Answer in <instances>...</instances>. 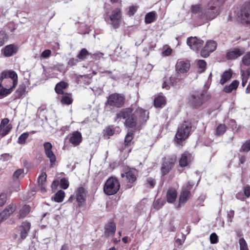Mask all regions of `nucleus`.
<instances>
[{
    "label": "nucleus",
    "mask_w": 250,
    "mask_h": 250,
    "mask_svg": "<svg viewBox=\"0 0 250 250\" xmlns=\"http://www.w3.org/2000/svg\"><path fill=\"white\" fill-rule=\"evenodd\" d=\"M149 113L146 110L138 107L134 111L131 107L123 108L118 112L114 118V121L123 118L125 119V125L127 128L135 127L138 123L142 125L149 118Z\"/></svg>",
    "instance_id": "f257e3e1"
},
{
    "label": "nucleus",
    "mask_w": 250,
    "mask_h": 250,
    "mask_svg": "<svg viewBox=\"0 0 250 250\" xmlns=\"http://www.w3.org/2000/svg\"><path fill=\"white\" fill-rule=\"evenodd\" d=\"M18 84V75L13 70L3 71L0 77V97L10 94Z\"/></svg>",
    "instance_id": "f03ea898"
},
{
    "label": "nucleus",
    "mask_w": 250,
    "mask_h": 250,
    "mask_svg": "<svg viewBox=\"0 0 250 250\" xmlns=\"http://www.w3.org/2000/svg\"><path fill=\"white\" fill-rule=\"evenodd\" d=\"M224 0H211L208 7L201 11L199 18L202 19L210 21L215 18L220 13V7L224 3Z\"/></svg>",
    "instance_id": "7ed1b4c3"
},
{
    "label": "nucleus",
    "mask_w": 250,
    "mask_h": 250,
    "mask_svg": "<svg viewBox=\"0 0 250 250\" xmlns=\"http://www.w3.org/2000/svg\"><path fill=\"white\" fill-rule=\"evenodd\" d=\"M191 123L187 122H184L178 126L173 140L176 146H183L184 145V142L191 134Z\"/></svg>",
    "instance_id": "20e7f679"
},
{
    "label": "nucleus",
    "mask_w": 250,
    "mask_h": 250,
    "mask_svg": "<svg viewBox=\"0 0 250 250\" xmlns=\"http://www.w3.org/2000/svg\"><path fill=\"white\" fill-rule=\"evenodd\" d=\"M125 97L124 94L119 93L110 94L107 97L105 105L110 108H121L125 104Z\"/></svg>",
    "instance_id": "39448f33"
},
{
    "label": "nucleus",
    "mask_w": 250,
    "mask_h": 250,
    "mask_svg": "<svg viewBox=\"0 0 250 250\" xmlns=\"http://www.w3.org/2000/svg\"><path fill=\"white\" fill-rule=\"evenodd\" d=\"M120 184L119 180L113 177L108 178L104 184V191L107 195L116 194L119 190Z\"/></svg>",
    "instance_id": "423d86ee"
},
{
    "label": "nucleus",
    "mask_w": 250,
    "mask_h": 250,
    "mask_svg": "<svg viewBox=\"0 0 250 250\" xmlns=\"http://www.w3.org/2000/svg\"><path fill=\"white\" fill-rule=\"evenodd\" d=\"M206 102L205 93L203 91H195L190 95L188 103L192 108L197 109Z\"/></svg>",
    "instance_id": "0eeeda50"
},
{
    "label": "nucleus",
    "mask_w": 250,
    "mask_h": 250,
    "mask_svg": "<svg viewBox=\"0 0 250 250\" xmlns=\"http://www.w3.org/2000/svg\"><path fill=\"white\" fill-rule=\"evenodd\" d=\"M193 186V184L188 182L185 187L182 188L179 196L178 207H180L182 205L185 204L190 199L191 196L190 190Z\"/></svg>",
    "instance_id": "6e6552de"
},
{
    "label": "nucleus",
    "mask_w": 250,
    "mask_h": 250,
    "mask_svg": "<svg viewBox=\"0 0 250 250\" xmlns=\"http://www.w3.org/2000/svg\"><path fill=\"white\" fill-rule=\"evenodd\" d=\"M122 178H125L127 183L125 185L126 188H130L133 187L137 181V177L134 172L130 168L126 169L124 173L121 175Z\"/></svg>",
    "instance_id": "1a4fd4ad"
},
{
    "label": "nucleus",
    "mask_w": 250,
    "mask_h": 250,
    "mask_svg": "<svg viewBox=\"0 0 250 250\" xmlns=\"http://www.w3.org/2000/svg\"><path fill=\"white\" fill-rule=\"evenodd\" d=\"M111 24L114 29L118 28L121 25L122 20L121 8H117L113 10L109 17Z\"/></svg>",
    "instance_id": "9d476101"
},
{
    "label": "nucleus",
    "mask_w": 250,
    "mask_h": 250,
    "mask_svg": "<svg viewBox=\"0 0 250 250\" xmlns=\"http://www.w3.org/2000/svg\"><path fill=\"white\" fill-rule=\"evenodd\" d=\"M43 147L45 154L50 161V167H54L56 162V157L52 151L53 146L52 144L50 142H45L43 144Z\"/></svg>",
    "instance_id": "9b49d317"
},
{
    "label": "nucleus",
    "mask_w": 250,
    "mask_h": 250,
    "mask_svg": "<svg viewBox=\"0 0 250 250\" xmlns=\"http://www.w3.org/2000/svg\"><path fill=\"white\" fill-rule=\"evenodd\" d=\"M239 17L243 22L250 24V0L241 7Z\"/></svg>",
    "instance_id": "f8f14e48"
},
{
    "label": "nucleus",
    "mask_w": 250,
    "mask_h": 250,
    "mask_svg": "<svg viewBox=\"0 0 250 250\" xmlns=\"http://www.w3.org/2000/svg\"><path fill=\"white\" fill-rule=\"evenodd\" d=\"M181 81V75L176 73L170 76L168 79L164 80L162 83V88L167 90L169 89L171 86H173L180 83Z\"/></svg>",
    "instance_id": "ddd939ff"
},
{
    "label": "nucleus",
    "mask_w": 250,
    "mask_h": 250,
    "mask_svg": "<svg viewBox=\"0 0 250 250\" xmlns=\"http://www.w3.org/2000/svg\"><path fill=\"white\" fill-rule=\"evenodd\" d=\"M87 193V190L83 187H80L76 190V199L79 207H83L85 205Z\"/></svg>",
    "instance_id": "4468645a"
},
{
    "label": "nucleus",
    "mask_w": 250,
    "mask_h": 250,
    "mask_svg": "<svg viewBox=\"0 0 250 250\" xmlns=\"http://www.w3.org/2000/svg\"><path fill=\"white\" fill-rule=\"evenodd\" d=\"M187 44L194 51H199L203 46L204 41L197 37H190L187 39Z\"/></svg>",
    "instance_id": "2eb2a0df"
},
{
    "label": "nucleus",
    "mask_w": 250,
    "mask_h": 250,
    "mask_svg": "<svg viewBox=\"0 0 250 250\" xmlns=\"http://www.w3.org/2000/svg\"><path fill=\"white\" fill-rule=\"evenodd\" d=\"M217 43L214 41L207 42L204 48L201 50V55L204 58L209 56V54L213 52L216 48Z\"/></svg>",
    "instance_id": "dca6fc26"
},
{
    "label": "nucleus",
    "mask_w": 250,
    "mask_h": 250,
    "mask_svg": "<svg viewBox=\"0 0 250 250\" xmlns=\"http://www.w3.org/2000/svg\"><path fill=\"white\" fill-rule=\"evenodd\" d=\"M190 64L188 61H178L175 65V70L176 73L184 74L187 73L190 68Z\"/></svg>",
    "instance_id": "f3484780"
},
{
    "label": "nucleus",
    "mask_w": 250,
    "mask_h": 250,
    "mask_svg": "<svg viewBox=\"0 0 250 250\" xmlns=\"http://www.w3.org/2000/svg\"><path fill=\"white\" fill-rule=\"evenodd\" d=\"M193 159L192 154L186 151L181 154L179 160V165L181 167H185L192 162Z\"/></svg>",
    "instance_id": "a211bd4d"
},
{
    "label": "nucleus",
    "mask_w": 250,
    "mask_h": 250,
    "mask_svg": "<svg viewBox=\"0 0 250 250\" xmlns=\"http://www.w3.org/2000/svg\"><path fill=\"white\" fill-rule=\"evenodd\" d=\"M104 235L105 237L114 236L116 226L113 220H110L104 227Z\"/></svg>",
    "instance_id": "6ab92c4d"
},
{
    "label": "nucleus",
    "mask_w": 250,
    "mask_h": 250,
    "mask_svg": "<svg viewBox=\"0 0 250 250\" xmlns=\"http://www.w3.org/2000/svg\"><path fill=\"white\" fill-rule=\"evenodd\" d=\"M19 47L17 45L10 44L6 45L2 50L3 55L6 57H9L16 54L18 51Z\"/></svg>",
    "instance_id": "aec40b11"
},
{
    "label": "nucleus",
    "mask_w": 250,
    "mask_h": 250,
    "mask_svg": "<svg viewBox=\"0 0 250 250\" xmlns=\"http://www.w3.org/2000/svg\"><path fill=\"white\" fill-rule=\"evenodd\" d=\"M9 120L8 118L3 119L0 124V128L2 129L1 133V137H4L7 135L12 128V125L8 124Z\"/></svg>",
    "instance_id": "412c9836"
},
{
    "label": "nucleus",
    "mask_w": 250,
    "mask_h": 250,
    "mask_svg": "<svg viewBox=\"0 0 250 250\" xmlns=\"http://www.w3.org/2000/svg\"><path fill=\"white\" fill-rule=\"evenodd\" d=\"M31 228V224L27 222H23L20 227V236L22 240L25 239L28 235Z\"/></svg>",
    "instance_id": "4be33fe9"
},
{
    "label": "nucleus",
    "mask_w": 250,
    "mask_h": 250,
    "mask_svg": "<svg viewBox=\"0 0 250 250\" xmlns=\"http://www.w3.org/2000/svg\"><path fill=\"white\" fill-rule=\"evenodd\" d=\"M245 53L244 49L235 48L234 50L228 51L226 54V58L228 60H235L243 55Z\"/></svg>",
    "instance_id": "5701e85b"
},
{
    "label": "nucleus",
    "mask_w": 250,
    "mask_h": 250,
    "mask_svg": "<svg viewBox=\"0 0 250 250\" xmlns=\"http://www.w3.org/2000/svg\"><path fill=\"white\" fill-rule=\"evenodd\" d=\"M69 141L71 144L75 146L79 145L82 141L81 133L78 131L73 132L72 133Z\"/></svg>",
    "instance_id": "b1692460"
},
{
    "label": "nucleus",
    "mask_w": 250,
    "mask_h": 250,
    "mask_svg": "<svg viewBox=\"0 0 250 250\" xmlns=\"http://www.w3.org/2000/svg\"><path fill=\"white\" fill-rule=\"evenodd\" d=\"M177 196V192L176 189L173 188H169L167 192L166 200L169 203H173Z\"/></svg>",
    "instance_id": "393cba45"
},
{
    "label": "nucleus",
    "mask_w": 250,
    "mask_h": 250,
    "mask_svg": "<svg viewBox=\"0 0 250 250\" xmlns=\"http://www.w3.org/2000/svg\"><path fill=\"white\" fill-rule=\"evenodd\" d=\"M46 178L47 175L45 172H42L38 178V185L42 192L46 191Z\"/></svg>",
    "instance_id": "a878e982"
},
{
    "label": "nucleus",
    "mask_w": 250,
    "mask_h": 250,
    "mask_svg": "<svg viewBox=\"0 0 250 250\" xmlns=\"http://www.w3.org/2000/svg\"><path fill=\"white\" fill-rule=\"evenodd\" d=\"M177 160V157L175 155H168L165 157L163 159L162 164L168 166V167L173 168Z\"/></svg>",
    "instance_id": "bb28decb"
},
{
    "label": "nucleus",
    "mask_w": 250,
    "mask_h": 250,
    "mask_svg": "<svg viewBox=\"0 0 250 250\" xmlns=\"http://www.w3.org/2000/svg\"><path fill=\"white\" fill-rule=\"evenodd\" d=\"M68 83L64 81H61L56 84L55 91L59 95L64 94L63 89L68 87Z\"/></svg>",
    "instance_id": "cd10ccee"
},
{
    "label": "nucleus",
    "mask_w": 250,
    "mask_h": 250,
    "mask_svg": "<svg viewBox=\"0 0 250 250\" xmlns=\"http://www.w3.org/2000/svg\"><path fill=\"white\" fill-rule=\"evenodd\" d=\"M232 76V71L231 69H229V70L225 71L221 75L220 83L222 85L224 84L231 78Z\"/></svg>",
    "instance_id": "c85d7f7f"
},
{
    "label": "nucleus",
    "mask_w": 250,
    "mask_h": 250,
    "mask_svg": "<svg viewBox=\"0 0 250 250\" xmlns=\"http://www.w3.org/2000/svg\"><path fill=\"white\" fill-rule=\"evenodd\" d=\"M166 104V98L162 95H159L154 99V105L157 108H162Z\"/></svg>",
    "instance_id": "c756f323"
},
{
    "label": "nucleus",
    "mask_w": 250,
    "mask_h": 250,
    "mask_svg": "<svg viewBox=\"0 0 250 250\" xmlns=\"http://www.w3.org/2000/svg\"><path fill=\"white\" fill-rule=\"evenodd\" d=\"M31 208L29 205H25L19 210L18 218L19 219L25 218L30 212Z\"/></svg>",
    "instance_id": "7c9ffc66"
},
{
    "label": "nucleus",
    "mask_w": 250,
    "mask_h": 250,
    "mask_svg": "<svg viewBox=\"0 0 250 250\" xmlns=\"http://www.w3.org/2000/svg\"><path fill=\"white\" fill-rule=\"evenodd\" d=\"M26 87L24 84H20L15 91V96L16 99H20L23 97L26 94Z\"/></svg>",
    "instance_id": "2f4dec72"
},
{
    "label": "nucleus",
    "mask_w": 250,
    "mask_h": 250,
    "mask_svg": "<svg viewBox=\"0 0 250 250\" xmlns=\"http://www.w3.org/2000/svg\"><path fill=\"white\" fill-rule=\"evenodd\" d=\"M239 84V81L237 80H234L229 85H226L224 87L223 91L226 93H230L233 90H236Z\"/></svg>",
    "instance_id": "473e14b6"
},
{
    "label": "nucleus",
    "mask_w": 250,
    "mask_h": 250,
    "mask_svg": "<svg viewBox=\"0 0 250 250\" xmlns=\"http://www.w3.org/2000/svg\"><path fill=\"white\" fill-rule=\"evenodd\" d=\"M61 99V103L62 104L70 105L73 102V99L71 97V94L68 93H64L62 94Z\"/></svg>",
    "instance_id": "72a5a7b5"
},
{
    "label": "nucleus",
    "mask_w": 250,
    "mask_h": 250,
    "mask_svg": "<svg viewBox=\"0 0 250 250\" xmlns=\"http://www.w3.org/2000/svg\"><path fill=\"white\" fill-rule=\"evenodd\" d=\"M134 131L130 130L128 131L125 136L124 140V144L125 146H131V142L134 138Z\"/></svg>",
    "instance_id": "f704fd0d"
},
{
    "label": "nucleus",
    "mask_w": 250,
    "mask_h": 250,
    "mask_svg": "<svg viewBox=\"0 0 250 250\" xmlns=\"http://www.w3.org/2000/svg\"><path fill=\"white\" fill-rule=\"evenodd\" d=\"M65 192L62 190H59L55 194L52 199L57 203H61L63 201Z\"/></svg>",
    "instance_id": "c9c22d12"
},
{
    "label": "nucleus",
    "mask_w": 250,
    "mask_h": 250,
    "mask_svg": "<svg viewBox=\"0 0 250 250\" xmlns=\"http://www.w3.org/2000/svg\"><path fill=\"white\" fill-rule=\"evenodd\" d=\"M156 20V13L155 11L147 13L145 18L146 23L149 24L154 22Z\"/></svg>",
    "instance_id": "e433bc0d"
},
{
    "label": "nucleus",
    "mask_w": 250,
    "mask_h": 250,
    "mask_svg": "<svg viewBox=\"0 0 250 250\" xmlns=\"http://www.w3.org/2000/svg\"><path fill=\"white\" fill-rule=\"evenodd\" d=\"M104 136L108 137V138L110 136H112L115 133V128L113 125H110L107 126L104 130Z\"/></svg>",
    "instance_id": "4c0bfd02"
},
{
    "label": "nucleus",
    "mask_w": 250,
    "mask_h": 250,
    "mask_svg": "<svg viewBox=\"0 0 250 250\" xmlns=\"http://www.w3.org/2000/svg\"><path fill=\"white\" fill-rule=\"evenodd\" d=\"M227 126L225 124H219L216 127L215 131V135L217 136H221L225 133L227 130Z\"/></svg>",
    "instance_id": "58836bf2"
},
{
    "label": "nucleus",
    "mask_w": 250,
    "mask_h": 250,
    "mask_svg": "<svg viewBox=\"0 0 250 250\" xmlns=\"http://www.w3.org/2000/svg\"><path fill=\"white\" fill-rule=\"evenodd\" d=\"M89 54V53L86 48H82L77 55V58L78 60L83 61L85 59Z\"/></svg>",
    "instance_id": "ea45409f"
},
{
    "label": "nucleus",
    "mask_w": 250,
    "mask_h": 250,
    "mask_svg": "<svg viewBox=\"0 0 250 250\" xmlns=\"http://www.w3.org/2000/svg\"><path fill=\"white\" fill-rule=\"evenodd\" d=\"M29 133L28 132L22 133L18 138L17 143L21 145H23L26 144V141L28 138Z\"/></svg>",
    "instance_id": "a19ab883"
},
{
    "label": "nucleus",
    "mask_w": 250,
    "mask_h": 250,
    "mask_svg": "<svg viewBox=\"0 0 250 250\" xmlns=\"http://www.w3.org/2000/svg\"><path fill=\"white\" fill-rule=\"evenodd\" d=\"M10 216L17 209V206L15 204L11 203L6 207L4 209Z\"/></svg>",
    "instance_id": "79ce46f5"
},
{
    "label": "nucleus",
    "mask_w": 250,
    "mask_h": 250,
    "mask_svg": "<svg viewBox=\"0 0 250 250\" xmlns=\"http://www.w3.org/2000/svg\"><path fill=\"white\" fill-rule=\"evenodd\" d=\"M165 203L166 202L164 200L159 198L154 201L153 206L154 208L158 210L161 208Z\"/></svg>",
    "instance_id": "37998d69"
},
{
    "label": "nucleus",
    "mask_w": 250,
    "mask_h": 250,
    "mask_svg": "<svg viewBox=\"0 0 250 250\" xmlns=\"http://www.w3.org/2000/svg\"><path fill=\"white\" fill-rule=\"evenodd\" d=\"M78 83L88 84V77L86 75H79L77 78Z\"/></svg>",
    "instance_id": "c03bdc74"
},
{
    "label": "nucleus",
    "mask_w": 250,
    "mask_h": 250,
    "mask_svg": "<svg viewBox=\"0 0 250 250\" xmlns=\"http://www.w3.org/2000/svg\"><path fill=\"white\" fill-rule=\"evenodd\" d=\"M8 38L7 34L3 31H0V47L3 46Z\"/></svg>",
    "instance_id": "a18cd8bd"
},
{
    "label": "nucleus",
    "mask_w": 250,
    "mask_h": 250,
    "mask_svg": "<svg viewBox=\"0 0 250 250\" xmlns=\"http://www.w3.org/2000/svg\"><path fill=\"white\" fill-rule=\"evenodd\" d=\"M172 169V168L168 167V166H166L162 164L161 167V172L162 176H164L166 175Z\"/></svg>",
    "instance_id": "49530a36"
},
{
    "label": "nucleus",
    "mask_w": 250,
    "mask_h": 250,
    "mask_svg": "<svg viewBox=\"0 0 250 250\" xmlns=\"http://www.w3.org/2000/svg\"><path fill=\"white\" fill-rule=\"evenodd\" d=\"M197 66L200 69V72H203L205 71L206 69L207 63L203 60H199L197 62Z\"/></svg>",
    "instance_id": "de8ad7c7"
},
{
    "label": "nucleus",
    "mask_w": 250,
    "mask_h": 250,
    "mask_svg": "<svg viewBox=\"0 0 250 250\" xmlns=\"http://www.w3.org/2000/svg\"><path fill=\"white\" fill-rule=\"evenodd\" d=\"M240 250H249L247 243L244 238H241L239 240Z\"/></svg>",
    "instance_id": "09e8293b"
},
{
    "label": "nucleus",
    "mask_w": 250,
    "mask_h": 250,
    "mask_svg": "<svg viewBox=\"0 0 250 250\" xmlns=\"http://www.w3.org/2000/svg\"><path fill=\"white\" fill-rule=\"evenodd\" d=\"M243 63L246 65H250V51L247 53L242 58Z\"/></svg>",
    "instance_id": "8fccbe9b"
},
{
    "label": "nucleus",
    "mask_w": 250,
    "mask_h": 250,
    "mask_svg": "<svg viewBox=\"0 0 250 250\" xmlns=\"http://www.w3.org/2000/svg\"><path fill=\"white\" fill-rule=\"evenodd\" d=\"M202 11L201 5L200 4L192 5L191 7V11L192 13H201Z\"/></svg>",
    "instance_id": "3c124183"
},
{
    "label": "nucleus",
    "mask_w": 250,
    "mask_h": 250,
    "mask_svg": "<svg viewBox=\"0 0 250 250\" xmlns=\"http://www.w3.org/2000/svg\"><path fill=\"white\" fill-rule=\"evenodd\" d=\"M60 187L62 189H67L69 187L68 181L65 178H62L60 180Z\"/></svg>",
    "instance_id": "603ef678"
},
{
    "label": "nucleus",
    "mask_w": 250,
    "mask_h": 250,
    "mask_svg": "<svg viewBox=\"0 0 250 250\" xmlns=\"http://www.w3.org/2000/svg\"><path fill=\"white\" fill-rule=\"evenodd\" d=\"M10 216L4 209L0 213V224L7 219Z\"/></svg>",
    "instance_id": "864d4df0"
},
{
    "label": "nucleus",
    "mask_w": 250,
    "mask_h": 250,
    "mask_svg": "<svg viewBox=\"0 0 250 250\" xmlns=\"http://www.w3.org/2000/svg\"><path fill=\"white\" fill-rule=\"evenodd\" d=\"M241 149L244 152H248L250 150V140L247 141L242 145Z\"/></svg>",
    "instance_id": "5fc2aeb1"
},
{
    "label": "nucleus",
    "mask_w": 250,
    "mask_h": 250,
    "mask_svg": "<svg viewBox=\"0 0 250 250\" xmlns=\"http://www.w3.org/2000/svg\"><path fill=\"white\" fill-rule=\"evenodd\" d=\"M209 239L211 244H214L218 242V237L214 232L210 234Z\"/></svg>",
    "instance_id": "6e6d98bb"
},
{
    "label": "nucleus",
    "mask_w": 250,
    "mask_h": 250,
    "mask_svg": "<svg viewBox=\"0 0 250 250\" xmlns=\"http://www.w3.org/2000/svg\"><path fill=\"white\" fill-rule=\"evenodd\" d=\"M146 184L148 185L150 188H153L156 185V181L154 179L148 177L146 180Z\"/></svg>",
    "instance_id": "4d7b16f0"
},
{
    "label": "nucleus",
    "mask_w": 250,
    "mask_h": 250,
    "mask_svg": "<svg viewBox=\"0 0 250 250\" xmlns=\"http://www.w3.org/2000/svg\"><path fill=\"white\" fill-rule=\"evenodd\" d=\"M7 201V195L3 192L0 194V207H2L6 203Z\"/></svg>",
    "instance_id": "13d9d810"
},
{
    "label": "nucleus",
    "mask_w": 250,
    "mask_h": 250,
    "mask_svg": "<svg viewBox=\"0 0 250 250\" xmlns=\"http://www.w3.org/2000/svg\"><path fill=\"white\" fill-rule=\"evenodd\" d=\"M79 62V60L77 59H75L74 58H71L69 59L67 65L69 67H72L73 66H75Z\"/></svg>",
    "instance_id": "bf43d9fd"
},
{
    "label": "nucleus",
    "mask_w": 250,
    "mask_h": 250,
    "mask_svg": "<svg viewBox=\"0 0 250 250\" xmlns=\"http://www.w3.org/2000/svg\"><path fill=\"white\" fill-rule=\"evenodd\" d=\"M241 75L242 78H243V79H245L246 80H248L250 77V73L248 69H247L246 70H241Z\"/></svg>",
    "instance_id": "052dcab7"
},
{
    "label": "nucleus",
    "mask_w": 250,
    "mask_h": 250,
    "mask_svg": "<svg viewBox=\"0 0 250 250\" xmlns=\"http://www.w3.org/2000/svg\"><path fill=\"white\" fill-rule=\"evenodd\" d=\"M137 10V7L136 6H131L129 8L127 15L131 17L134 15Z\"/></svg>",
    "instance_id": "680f3d73"
},
{
    "label": "nucleus",
    "mask_w": 250,
    "mask_h": 250,
    "mask_svg": "<svg viewBox=\"0 0 250 250\" xmlns=\"http://www.w3.org/2000/svg\"><path fill=\"white\" fill-rule=\"evenodd\" d=\"M51 51L49 49H46L44 50L41 54V57L42 58H47L50 56Z\"/></svg>",
    "instance_id": "e2e57ef3"
},
{
    "label": "nucleus",
    "mask_w": 250,
    "mask_h": 250,
    "mask_svg": "<svg viewBox=\"0 0 250 250\" xmlns=\"http://www.w3.org/2000/svg\"><path fill=\"white\" fill-rule=\"evenodd\" d=\"M244 193L245 196L247 198H249L250 197V186H247L244 188Z\"/></svg>",
    "instance_id": "0e129e2a"
},
{
    "label": "nucleus",
    "mask_w": 250,
    "mask_h": 250,
    "mask_svg": "<svg viewBox=\"0 0 250 250\" xmlns=\"http://www.w3.org/2000/svg\"><path fill=\"white\" fill-rule=\"evenodd\" d=\"M23 169H19L17 170L13 174V178L18 179L19 176L23 172Z\"/></svg>",
    "instance_id": "69168bd1"
},
{
    "label": "nucleus",
    "mask_w": 250,
    "mask_h": 250,
    "mask_svg": "<svg viewBox=\"0 0 250 250\" xmlns=\"http://www.w3.org/2000/svg\"><path fill=\"white\" fill-rule=\"evenodd\" d=\"M4 79H5L3 83L5 86L8 87L10 86L11 83L13 84V79L11 78H4Z\"/></svg>",
    "instance_id": "338daca9"
},
{
    "label": "nucleus",
    "mask_w": 250,
    "mask_h": 250,
    "mask_svg": "<svg viewBox=\"0 0 250 250\" xmlns=\"http://www.w3.org/2000/svg\"><path fill=\"white\" fill-rule=\"evenodd\" d=\"M172 53V49L170 47H168L163 52V55L164 56H168L171 55Z\"/></svg>",
    "instance_id": "774afa93"
}]
</instances>
